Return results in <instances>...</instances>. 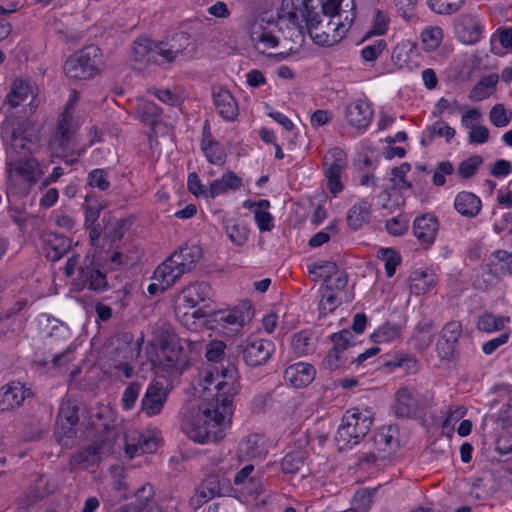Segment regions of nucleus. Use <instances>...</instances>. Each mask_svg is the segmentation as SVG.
<instances>
[{
  "label": "nucleus",
  "mask_w": 512,
  "mask_h": 512,
  "mask_svg": "<svg viewBox=\"0 0 512 512\" xmlns=\"http://www.w3.org/2000/svg\"><path fill=\"white\" fill-rule=\"evenodd\" d=\"M215 372L216 376L207 372L203 378L205 384L215 383V395L210 399L205 398L198 413L183 426L187 436L200 444L217 442L224 438L225 430L231 423L232 403L240 389L235 364H221L215 368Z\"/></svg>",
  "instance_id": "nucleus-1"
},
{
  "label": "nucleus",
  "mask_w": 512,
  "mask_h": 512,
  "mask_svg": "<svg viewBox=\"0 0 512 512\" xmlns=\"http://www.w3.org/2000/svg\"><path fill=\"white\" fill-rule=\"evenodd\" d=\"M4 133L8 139L7 193L25 196L42 175L38 161L30 157L35 146L32 129L26 120H18L5 127Z\"/></svg>",
  "instance_id": "nucleus-2"
},
{
  "label": "nucleus",
  "mask_w": 512,
  "mask_h": 512,
  "mask_svg": "<svg viewBox=\"0 0 512 512\" xmlns=\"http://www.w3.org/2000/svg\"><path fill=\"white\" fill-rule=\"evenodd\" d=\"M321 0H282L278 11L279 19H285L303 33L306 28L314 43L321 46H332L338 43L348 31L353 18L349 22L341 20L327 23L326 30L318 32L321 25L319 6Z\"/></svg>",
  "instance_id": "nucleus-3"
},
{
  "label": "nucleus",
  "mask_w": 512,
  "mask_h": 512,
  "mask_svg": "<svg viewBox=\"0 0 512 512\" xmlns=\"http://www.w3.org/2000/svg\"><path fill=\"white\" fill-rule=\"evenodd\" d=\"M64 274L66 277H72V285L78 290L88 289L103 293L110 288L106 274L90 253L82 260L78 254H72L67 259Z\"/></svg>",
  "instance_id": "nucleus-4"
},
{
  "label": "nucleus",
  "mask_w": 512,
  "mask_h": 512,
  "mask_svg": "<svg viewBox=\"0 0 512 512\" xmlns=\"http://www.w3.org/2000/svg\"><path fill=\"white\" fill-rule=\"evenodd\" d=\"M202 248L195 243H184L154 271V279L161 283V290L171 287L183 274L195 268L202 258Z\"/></svg>",
  "instance_id": "nucleus-5"
},
{
  "label": "nucleus",
  "mask_w": 512,
  "mask_h": 512,
  "mask_svg": "<svg viewBox=\"0 0 512 512\" xmlns=\"http://www.w3.org/2000/svg\"><path fill=\"white\" fill-rule=\"evenodd\" d=\"M74 134L72 115L66 111L58 120L54 135L49 143L52 156L60 158L66 165L77 163L84 152L76 149Z\"/></svg>",
  "instance_id": "nucleus-6"
},
{
  "label": "nucleus",
  "mask_w": 512,
  "mask_h": 512,
  "mask_svg": "<svg viewBox=\"0 0 512 512\" xmlns=\"http://www.w3.org/2000/svg\"><path fill=\"white\" fill-rule=\"evenodd\" d=\"M373 423L368 411L352 409L347 411L341 420V425L336 434V441L341 449L352 447L360 442L370 431Z\"/></svg>",
  "instance_id": "nucleus-7"
},
{
  "label": "nucleus",
  "mask_w": 512,
  "mask_h": 512,
  "mask_svg": "<svg viewBox=\"0 0 512 512\" xmlns=\"http://www.w3.org/2000/svg\"><path fill=\"white\" fill-rule=\"evenodd\" d=\"M100 49L94 45L87 46L68 58L64 72L69 78L90 79L98 71Z\"/></svg>",
  "instance_id": "nucleus-8"
},
{
  "label": "nucleus",
  "mask_w": 512,
  "mask_h": 512,
  "mask_svg": "<svg viewBox=\"0 0 512 512\" xmlns=\"http://www.w3.org/2000/svg\"><path fill=\"white\" fill-rule=\"evenodd\" d=\"M112 443H114L115 449L116 445L118 448L123 445L128 458H134L144 453H152L156 451L158 446L157 439L154 436L137 430H129L124 435H116L112 439Z\"/></svg>",
  "instance_id": "nucleus-9"
},
{
  "label": "nucleus",
  "mask_w": 512,
  "mask_h": 512,
  "mask_svg": "<svg viewBox=\"0 0 512 512\" xmlns=\"http://www.w3.org/2000/svg\"><path fill=\"white\" fill-rule=\"evenodd\" d=\"M116 451L117 449L114 448L112 438H106L99 442L96 441L85 449L75 453L70 463L73 468L87 469L98 465L105 456L115 453Z\"/></svg>",
  "instance_id": "nucleus-10"
},
{
  "label": "nucleus",
  "mask_w": 512,
  "mask_h": 512,
  "mask_svg": "<svg viewBox=\"0 0 512 512\" xmlns=\"http://www.w3.org/2000/svg\"><path fill=\"white\" fill-rule=\"evenodd\" d=\"M323 164L326 166L325 176L328 189L333 195H336L343 190L341 174L347 166V156L342 149L335 147L327 152Z\"/></svg>",
  "instance_id": "nucleus-11"
},
{
  "label": "nucleus",
  "mask_w": 512,
  "mask_h": 512,
  "mask_svg": "<svg viewBox=\"0 0 512 512\" xmlns=\"http://www.w3.org/2000/svg\"><path fill=\"white\" fill-rule=\"evenodd\" d=\"M184 349L174 342H165L157 354V366L169 374H181L187 367Z\"/></svg>",
  "instance_id": "nucleus-12"
},
{
  "label": "nucleus",
  "mask_w": 512,
  "mask_h": 512,
  "mask_svg": "<svg viewBox=\"0 0 512 512\" xmlns=\"http://www.w3.org/2000/svg\"><path fill=\"white\" fill-rule=\"evenodd\" d=\"M168 394L169 390L162 380H152L141 399V411L148 417L160 414L167 401Z\"/></svg>",
  "instance_id": "nucleus-13"
},
{
  "label": "nucleus",
  "mask_w": 512,
  "mask_h": 512,
  "mask_svg": "<svg viewBox=\"0 0 512 512\" xmlns=\"http://www.w3.org/2000/svg\"><path fill=\"white\" fill-rule=\"evenodd\" d=\"M242 347L245 363L251 367L265 364L274 351V343L267 339H248Z\"/></svg>",
  "instance_id": "nucleus-14"
},
{
  "label": "nucleus",
  "mask_w": 512,
  "mask_h": 512,
  "mask_svg": "<svg viewBox=\"0 0 512 512\" xmlns=\"http://www.w3.org/2000/svg\"><path fill=\"white\" fill-rule=\"evenodd\" d=\"M420 410V395L414 387H401L395 393L394 413L399 418H411Z\"/></svg>",
  "instance_id": "nucleus-15"
},
{
  "label": "nucleus",
  "mask_w": 512,
  "mask_h": 512,
  "mask_svg": "<svg viewBox=\"0 0 512 512\" xmlns=\"http://www.w3.org/2000/svg\"><path fill=\"white\" fill-rule=\"evenodd\" d=\"M36 87L34 83L28 79H16L12 85L10 92L7 94L4 105L10 108H16L21 104L28 102L30 111L36 107L34 105Z\"/></svg>",
  "instance_id": "nucleus-16"
},
{
  "label": "nucleus",
  "mask_w": 512,
  "mask_h": 512,
  "mask_svg": "<svg viewBox=\"0 0 512 512\" xmlns=\"http://www.w3.org/2000/svg\"><path fill=\"white\" fill-rule=\"evenodd\" d=\"M190 44V38L187 33L180 32L164 41L158 42V53L160 65L170 63L183 54V51Z\"/></svg>",
  "instance_id": "nucleus-17"
},
{
  "label": "nucleus",
  "mask_w": 512,
  "mask_h": 512,
  "mask_svg": "<svg viewBox=\"0 0 512 512\" xmlns=\"http://www.w3.org/2000/svg\"><path fill=\"white\" fill-rule=\"evenodd\" d=\"M347 122L358 130H365L373 118L371 104L362 99L349 103L345 109Z\"/></svg>",
  "instance_id": "nucleus-18"
},
{
  "label": "nucleus",
  "mask_w": 512,
  "mask_h": 512,
  "mask_svg": "<svg viewBox=\"0 0 512 512\" xmlns=\"http://www.w3.org/2000/svg\"><path fill=\"white\" fill-rule=\"evenodd\" d=\"M455 30L461 42L475 44L481 38L483 25L474 15L464 13L457 18Z\"/></svg>",
  "instance_id": "nucleus-19"
},
{
  "label": "nucleus",
  "mask_w": 512,
  "mask_h": 512,
  "mask_svg": "<svg viewBox=\"0 0 512 512\" xmlns=\"http://www.w3.org/2000/svg\"><path fill=\"white\" fill-rule=\"evenodd\" d=\"M31 394V389L20 382H11L3 386L0 389V411L4 412L20 406Z\"/></svg>",
  "instance_id": "nucleus-20"
},
{
  "label": "nucleus",
  "mask_w": 512,
  "mask_h": 512,
  "mask_svg": "<svg viewBox=\"0 0 512 512\" xmlns=\"http://www.w3.org/2000/svg\"><path fill=\"white\" fill-rule=\"evenodd\" d=\"M315 375V368L304 362L292 364L284 371L285 381L295 388L308 386L314 380Z\"/></svg>",
  "instance_id": "nucleus-21"
},
{
  "label": "nucleus",
  "mask_w": 512,
  "mask_h": 512,
  "mask_svg": "<svg viewBox=\"0 0 512 512\" xmlns=\"http://www.w3.org/2000/svg\"><path fill=\"white\" fill-rule=\"evenodd\" d=\"M250 39L254 47L260 52L275 48L279 44L278 38L265 25L264 19L256 20L250 26Z\"/></svg>",
  "instance_id": "nucleus-22"
},
{
  "label": "nucleus",
  "mask_w": 512,
  "mask_h": 512,
  "mask_svg": "<svg viewBox=\"0 0 512 512\" xmlns=\"http://www.w3.org/2000/svg\"><path fill=\"white\" fill-rule=\"evenodd\" d=\"M158 42H154L148 38L139 37L132 45L130 58L136 63L153 62L160 65L158 51Z\"/></svg>",
  "instance_id": "nucleus-23"
},
{
  "label": "nucleus",
  "mask_w": 512,
  "mask_h": 512,
  "mask_svg": "<svg viewBox=\"0 0 512 512\" xmlns=\"http://www.w3.org/2000/svg\"><path fill=\"white\" fill-rule=\"evenodd\" d=\"M438 228L437 218L430 213L417 217L413 223V233L422 244L431 245L436 238Z\"/></svg>",
  "instance_id": "nucleus-24"
},
{
  "label": "nucleus",
  "mask_w": 512,
  "mask_h": 512,
  "mask_svg": "<svg viewBox=\"0 0 512 512\" xmlns=\"http://www.w3.org/2000/svg\"><path fill=\"white\" fill-rule=\"evenodd\" d=\"M212 289L207 282H195L184 288L179 296L184 308H195L211 298Z\"/></svg>",
  "instance_id": "nucleus-25"
},
{
  "label": "nucleus",
  "mask_w": 512,
  "mask_h": 512,
  "mask_svg": "<svg viewBox=\"0 0 512 512\" xmlns=\"http://www.w3.org/2000/svg\"><path fill=\"white\" fill-rule=\"evenodd\" d=\"M237 453L240 460L261 458L267 454L266 441L259 434H250L239 443Z\"/></svg>",
  "instance_id": "nucleus-26"
},
{
  "label": "nucleus",
  "mask_w": 512,
  "mask_h": 512,
  "mask_svg": "<svg viewBox=\"0 0 512 512\" xmlns=\"http://www.w3.org/2000/svg\"><path fill=\"white\" fill-rule=\"evenodd\" d=\"M212 95L219 115L225 120H234L238 115V106L232 94L222 87H214Z\"/></svg>",
  "instance_id": "nucleus-27"
},
{
  "label": "nucleus",
  "mask_w": 512,
  "mask_h": 512,
  "mask_svg": "<svg viewBox=\"0 0 512 512\" xmlns=\"http://www.w3.org/2000/svg\"><path fill=\"white\" fill-rule=\"evenodd\" d=\"M253 313L252 305L249 302H244L232 310L217 312L215 315V321L240 328L246 321H249L252 318Z\"/></svg>",
  "instance_id": "nucleus-28"
},
{
  "label": "nucleus",
  "mask_w": 512,
  "mask_h": 512,
  "mask_svg": "<svg viewBox=\"0 0 512 512\" xmlns=\"http://www.w3.org/2000/svg\"><path fill=\"white\" fill-rule=\"evenodd\" d=\"M454 208L461 216L474 218L480 213L482 202L474 193L461 191L455 197Z\"/></svg>",
  "instance_id": "nucleus-29"
},
{
  "label": "nucleus",
  "mask_w": 512,
  "mask_h": 512,
  "mask_svg": "<svg viewBox=\"0 0 512 512\" xmlns=\"http://www.w3.org/2000/svg\"><path fill=\"white\" fill-rule=\"evenodd\" d=\"M408 280L410 292L415 295L428 293L438 282L436 274L430 270H415L410 274Z\"/></svg>",
  "instance_id": "nucleus-30"
},
{
  "label": "nucleus",
  "mask_w": 512,
  "mask_h": 512,
  "mask_svg": "<svg viewBox=\"0 0 512 512\" xmlns=\"http://www.w3.org/2000/svg\"><path fill=\"white\" fill-rule=\"evenodd\" d=\"M241 186V178L233 171H227L220 179H216L211 182L209 186V196L211 199H214L229 190H238Z\"/></svg>",
  "instance_id": "nucleus-31"
},
{
  "label": "nucleus",
  "mask_w": 512,
  "mask_h": 512,
  "mask_svg": "<svg viewBox=\"0 0 512 512\" xmlns=\"http://www.w3.org/2000/svg\"><path fill=\"white\" fill-rule=\"evenodd\" d=\"M71 249V240L63 235L53 234L47 241L46 257L51 262L58 261Z\"/></svg>",
  "instance_id": "nucleus-32"
},
{
  "label": "nucleus",
  "mask_w": 512,
  "mask_h": 512,
  "mask_svg": "<svg viewBox=\"0 0 512 512\" xmlns=\"http://www.w3.org/2000/svg\"><path fill=\"white\" fill-rule=\"evenodd\" d=\"M136 112L142 122L154 127L160 121L162 110L155 103L140 99L137 102Z\"/></svg>",
  "instance_id": "nucleus-33"
},
{
  "label": "nucleus",
  "mask_w": 512,
  "mask_h": 512,
  "mask_svg": "<svg viewBox=\"0 0 512 512\" xmlns=\"http://www.w3.org/2000/svg\"><path fill=\"white\" fill-rule=\"evenodd\" d=\"M224 228L229 240L237 245L243 246L249 235V229L244 222L227 219L224 221Z\"/></svg>",
  "instance_id": "nucleus-34"
},
{
  "label": "nucleus",
  "mask_w": 512,
  "mask_h": 512,
  "mask_svg": "<svg viewBox=\"0 0 512 512\" xmlns=\"http://www.w3.org/2000/svg\"><path fill=\"white\" fill-rule=\"evenodd\" d=\"M307 459V452L302 449L292 450L281 461V470L285 474H295L301 470Z\"/></svg>",
  "instance_id": "nucleus-35"
},
{
  "label": "nucleus",
  "mask_w": 512,
  "mask_h": 512,
  "mask_svg": "<svg viewBox=\"0 0 512 512\" xmlns=\"http://www.w3.org/2000/svg\"><path fill=\"white\" fill-rule=\"evenodd\" d=\"M105 205L100 201L99 197L95 193H88L85 196L83 208L85 210V227H89L96 223L101 211Z\"/></svg>",
  "instance_id": "nucleus-36"
},
{
  "label": "nucleus",
  "mask_w": 512,
  "mask_h": 512,
  "mask_svg": "<svg viewBox=\"0 0 512 512\" xmlns=\"http://www.w3.org/2000/svg\"><path fill=\"white\" fill-rule=\"evenodd\" d=\"M371 206L367 201L354 205L348 213L347 224L354 230L359 229L369 219Z\"/></svg>",
  "instance_id": "nucleus-37"
},
{
  "label": "nucleus",
  "mask_w": 512,
  "mask_h": 512,
  "mask_svg": "<svg viewBox=\"0 0 512 512\" xmlns=\"http://www.w3.org/2000/svg\"><path fill=\"white\" fill-rule=\"evenodd\" d=\"M465 4V0H427L428 7L439 15L457 13Z\"/></svg>",
  "instance_id": "nucleus-38"
},
{
  "label": "nucleus",
  "mask_w": 512,
  "mask_h": 512,
  "mask_svg": "<svg viewBox=\"0 0 512 512\" xmlns=\"http://www.w3.org/2000/svg\"><path fill=\"white\" fill-rule=\"evenodd\" d=\"M76 425V423L72 422L56 421L54 435L60 445L64 447L72 445L73 439L76 436Z\"/></svg>",
  "instance_id": "nucleus-39"
},
{
  "label": "nucleus",
  "mask_w": 512,
  "mask_h": 512,
  "mask_svg": "<svg viewBox=\"0 0 512 512\" xmlns=\"http://www.w3.org/2000/svg\"><path fill=\"white\" fill-rule=\"evenodd\" d=\"M201 146L203 153L207 160L216 165H223L225 163L226 154L224 149L217 141L209 140L206 143V139H202Z\"/></svg>",
  "instance_id": "nucleus-40"
},
{
  "label": "nucleus",
  "mask_w": 512,
  "mask_h": 512,
  "mask_svg": "<svg viewBox=\"0 0 512 512\" xmlns=\"http://www.w3.org/2000/svg\"><path fill=\"white\" fill-rule=\"evenodd\" d=\"M378 258L384 261L386 276L391 278L401 263L400 254L392 248H382L378 251Z\"/></svg>",
  "instance_id": "nucleus-41"
},
{
  "label": "nucleus",
  "mask_w": 512,
  "mask_h": 512,
  "mask_svg": "<svg viewBox=\"0 0 512 512\" xmlns=\"http://www.w3.org/2000/svg\"><path fill=\"white\" fill-rule=\"evenodd\" d=\"M399 335L400 327L396 324L386 322L375 330L370 338L374 343H384L397 338Z\"/></svg>",
  "instance_id": "nucleus-42"
},
{
  "label": "nucleus",
  "mask_w": 512,
  "mask_h": 512,
  "mask_svg": "<svg viewBox=\"0 0 512 512\" xmlns=\"http://www.w3.org/2000/svg\"><path fill=\"white\" fill-rule=\"evenodd\" d=\"M422 42L426 50L437 49L443 39V30L439 26H428L421 33Z\"/></svg>",
  "instance_id": "nucleus-43"
},
{
  "label": "nucleus",
  "mask_w": 512,
  "mask_h": 512,
  "mask_svg": "<svg viewBox=\"0 0 512 512\" xmlns=\"http://www.w3.org/2000/svg\"><path fill=\"white\" fill-rule=\"evenodd\" d=\"M482 163V156L472 155L459 163L457 172L462 179L472 178L477 173L478 168Z\"/></svg>",
  "instance_id": "nucleus-44"
},
{
  "label": "nucleus",
  "mask_w": 512,
  "mask_h": 512,
  "mask_svg": "<svg viewBox=\"0 0 512 512\" xmlns=\"http://www.w3.org/2000/svg\"><path fill=\"white\" fill-rule=\"evenodd\" d=\"M291 346L294 353L300 356L309 354L314 348L310 335L305 331L298 332L293 336Z\"/></svg>",
  "instance_id": "nucleus-45"
},
{
  "label": "nucleus",
  "mask_w": 512,
  "mask_h": 512,
  "mask_svg": "<svg viewBox=\"0 0 512 512\" xmlns=\"http://www.w3.org/2000/svg\"><path fill=\"white\" fill-rule=\"evenodd\" d=\"M490 122L498 127H506L512 120V111L507 110L503 104H496L489 113Z\"/></svg>",
  "instance_id": "nucleus-46"
},
{
  "label": "nucleus",
  "mask_w": 512,
  "mask_h": 512,
  "mask_svg": "<svg viewBox=\"0 0 512 512\" xmlns=\"http://www.w3.org/2000/svg\"><path fill=\"white\" fill-rule=\"evenodd\" d=\"M142 383L139 381H133L128 384L122 394L121 403L125 410H131L134 408L138 397L140 395Z\"/></svg>",
  "instance_id": "nucleus-47"
},
{
  "label": "nucleus",
  "mask_w": 512,
  "mask_h": 512,
  "mask_svg": "<svg viewBox=\"0 0 512 512\" xmlns=\"http://www.w3.org/2000/svg\"><path fill=\"white\" fill-rule=\"evenodd\" d=\"M504 327V319L490 313L481 315L477 322V328L480 331L491 333L499 331Z\"/></svg>",
  "instance_id": "nucleus-48"
},
{
  "label": "nucleus",
  "mask_w": 512,
  "mask_h": 512,
  "mask_svg": "<svg viewBox=\"0 0 512 512\" xmlns=\"http://www.w3.org/2000/svg\"><path fill=\"white\" fill-rule=\"evenodd\" d=\"M87 184L90 187L106 191L110 187L108 172L104 169H94L87 176Z\"/></svg>",
  "instance_id": "nucleus-49"
},
{
  "label": "nucleus",
  "mask_w": 512,
  "mask_h": 512,
  "mask_svg": "<svg viewBox=\"0 0 512 512\" xmlns=\"http://www.w3.org/2000/svg\"><path fill=\"white\" fill-rule=\"evenodd\" d=\"M352 333L349 330H342L338 333H334L331 335V340L333 342L332 349L337 350L338 352L346 355V351L354 347L355 344L351 342Z\"/></svg>",
  "instance_id": "nucleus-50"
},
{
  "label": "nucleus",
  "mask_w": 512,
  "mask_h": 512,
  "mask_svg": "<svg viewBox=\"0 0 512 512\" xmlns=\"http://www.w3.org/2000/svg\"><path fill=\"white\" fill-rule=\"evenodd\" d=\"M390 428H381L373 436L375 448L379 452H389L394 441L393 435L390 433Z\"/></svg>",
  "instance_id": "nucleus-51"
},
{
  "label": "nucleus",
  "mask_w": 512,
  "mask_h": 512,
  "mask_svg": "<svg viewBox=\"0 0 512 512\" xmlns=\"http://www.w3.org/2000/svg\"><path fill=\"white\" fill-rule=\"evenodd\" d=\"M42 494L35 489L30 487L23 495L19 498L18 510L20 512H29L30 509L42 498Z\"/></svg>",
  "instance_id": "nucleus-52"
},
{
  "label": "nucleus",
  "mask_w": 512,
  "mask_h": 512,
  "mask_svg": "<svg viewBox=\"0 0 512 512\" xmlns=\"http://www.w3.org/2000/svg\"><path fill=\"white\" fill-rule=\"evenodd\" d=\"M335 275H337L335 278H333V275H325V283L321 289H325L326 292L343 290L347 285L346 273L338 271Z\"/></svg>",
  "instance_id": "nucleus-53"
},
{
  "label": "nucleus",
  "mask_w": 512,
  "mask_h": 512,
  "mask_svg": "<svg viewBox=\"0 0 512 512\" xmlns=\"http://www.w3.org/2000/svg\"><path fill=\"white\" fill-rule=\"evenodd\" d=\"M462 334V325L458 321L448 322L441 331V339L449 343L457 344Z\"/></svg>",
  "instance_id": "nucleus-54"
},
{
  "label": "nucleus",
  "mask_w": 512,
  "mask_h": 512,
  "mask_svg": "<svg viewBox=\"0 0 512 512\" xmlns=\"http://www.w3.org/2000/svg\"><path fill=\"white\" fill-rule=\"evenodd\" d=\"M389 365L393 367H402L410 373L416 372L418 369L417 359L410 354H400L394 356L393 360L389 362Z\"/></svg>",
  "instance_id": "nucleus-55"
},
{
  "label": "nucleus",
  "mask_w": 512,
  "mask_h": 512,
  "mask_svg": "<svg viewBox=\"0 0 512 512\" xmlns=\"http://www.w3.org/2000/svg\"><path fill=\"white\" fill-rule=\"evenodd\" d=\"M57 420L66 423L72 422L78 424V408L70 402L62 403L59 408Z\"/></svg>",
  "instance_id": "nucleus-56"
},
{
  "label": "nucleus",
  "mask_w": 512,
  "mask_h": 512,
  "mask_svg": "<svg viewBox=\"0 0 512 512\" xmlns=\"http://www.w3.org/2000/svg\"><path fill=\"white\" fill-rule=\"evenodd\" d=\"M454 167L450 161H442L437 164L433 174V184L436 186H443L446 183L445 176L451 175Z\"/></svg>",
  "instance_id": "nucleus-57"
},
{
  "label": "nucleus",
  "mask_w": 512,
  "mask_h": 512,
  "mask_svg": "<svg viewBox=\"0 0 512 512\" xmlns=\"http://www.w3.org/2000/svg\"><path fill=\"white\" fill-rule=\"evenodd\" d=\"M130 225L128 219H119L115 223L106 226V236L111 242L119 241L124 236L125 227Z\"/></svg>",
  "instance_id": "nucleus-58"
},
{
  "label": "nucleus",
  "mask_w": 512,
  "mask_h": 512,
  "mask_svg": "<svg viewBox=\"0 0 512 512\" xmlns=\"http://www.w3.org/2000/svg\"><path fill=\"white\" fill-rule=\"evenodd\" d=\"M347 360V355H344L337 350L331 349L323 360V366L329 370H336Z\"/></svg>",
  "instance_id": "nucleus-59"
},
{
  "label": "nucleus",
  "mask_w": 512,
  "mask_h": 512,
  "mask_svg": "<svg viewBox=\"0 0 512 512\" xmlns=\"http://www.w3.org/2000/svg\"><path fill=\"white\" fill-rule=\"evenodd\" d=\"M323 291L322 299L319 303V313L320 315H327L328 313L334 311L338 306L336 295L330 291L326 292L325 289H321Z\"/></svg>",
  "instance_id": "nucleus-60"
},
{
  "label": "nucleus",
  "mask_w": 512,
  "mask_h": 512,
  "mask_svg": "<svg viewBox=\"0 0 512 512\" xmlns=\"http://www.w3.org/2000/svg\"><path fill=\"white\" fill-rule=\"evenodd\" d=\"M187 185L188 190L196 197L204 196L205 198H210L209 188L207 189L201 184V181L195 172L189 174Z\"/></svg>",
  "instance_id": "nucleus-61"
},
{
  "label": "nucleus",
  "mask_w": 512,
  "mask_h": 512,
  "mask_svg": "<svg viewBox=\"0 0 512 512\" xmlns=\"http://www.w3.org/2000/svg\"><path fill=\"white\" fill-rule=\"evenodd\" d=\"M385 48L386 42L380 39L375 41L374 44L364 47L361 51V55L366 61H374L379 57Z\"/></svg>",
  "instance_id": "nucleus-62"
},
{
  "label": "nucleus",
  "mask_w": 512,
  "mask_h": 512,
  "mask_svg": "<svg viewBox=\"0 0 512 512\" xmlns=\"http://www.w3.org/2000/svg\"><path fill=\"white\" fill-rule=\"evenodd\" d=\"M389 24V17L386 13L378 10L374 18V24L369 35H383L386 33Z\"/></svg>",
  "instance_id": "nucleus-63"
},
{
  "label": "nucleus",
  "mask_w": 512,
  "mask_h": 512,
  "mask_svg": "<svg viewBox=\"0 0 512 512\" xmlns=\"http://www.w3.org/2000/svg\"><path fill=\"white\" fill-rule=\"evenodd\" d=\"M255 222L260 231H271L273 228V217L267 212L263 211L262 208L254 211Z\"/></svg>",
  "instance_id": "nucleus-64"
}]
</instances>
